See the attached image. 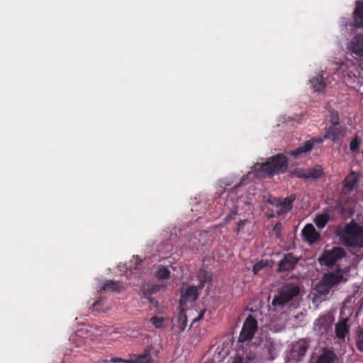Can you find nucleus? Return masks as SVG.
<instances>
[{"label": "nucleus", "mask_w": 363, "mask_h": 363, "mask_svg": "<svg viewBox=\"0 0 363 363\" xmlns=\"http://www.w3.org/2000/svg\"><path fill=\"white\" fill-rule=\"evenodd\" d=\"M336 234L342 244L347 247H363V227L354 220L343 228L337 229Z\"/></svg>", "instance_id": "nucleus-1"}, {"label": "nucleus", "mask_w": 363, "mask_h": 363, "mask_svg": "<svg viewBox=\"0 0 363 363\" xmlns=\"http://www.w3.org/2000/svg\"><path fill=\"white\" fill-rule=\"evenodd\" d=\"M289 162L284 154L279 153L270 157L263 163L259 170L264 177H272L274 175L283 174L286 172Z\"/></svg>", "instance_id": "nucleus-2"}, {"label": "nucleus", "mask_w": 363, "mask_h": 363, "mask_svg": "<svg viewBox=\"0 0 363 363\" xmlns=\"http://www.w3.org/2000/svg\"><path fill=\"white\" fill-rule=\"evenodd\" d=\"M300 293V288L297 285L286 284L282 286L274 296L272 306L274 310L277 311L284 308V307L295 297L298 296Z\"/></svg>", "instance_id": "nucleus-3"}, {"label": "nucleus", "mask_w": 363, "mask_h": 363, "mask_svg": "<svg viewBox=\"0 0 363 363\" xmlns=\"http://www.w3.org/2000/svg\"><path fill=\"white\" fill-rule=\"evenodd\" d=\"M330 122L331 124L325 128V133L323 139V140L328 139L335 143L341 140L345 135V132L340 124L339 116L337 111L331 112Z\"/></svg>", "instance_id": "nucleus-4"}, {"label": "nucleus", "mask_w": 363, "mask_h": 363, "mask_svg": "<svg viewBox=\"0 0 363 363\" xmlns=\"http://www.w3.org/2000/svg\"><path fill=\"white\" fill-rule=\"evenodd\" d=\"M346 252L340 247H334L331 250H324L322 256L319 258L320 263L330 267L339 259L345 257Z\"/></svg>", "instance_id": "nucleus-5"}, {"label": "nucleus", "mask_w": 363, "mask_h": 363, "mask_svg": "<svg viewBox=\"0 0 363 363\" xmlns=\"http://www.w3.org/2000/svg\"><path fill=\"white\" fill-rule=\"evenodd\" d=\"M257 329V321L255 318L250 315L245 320L242 330L240 333L238 341L245 342L251 340Z\"/></svg>", "instance_id": "nucleus-6"}, {"label": "nucleus", "mask_w": 363, "mask_h": 363, "mask_svg": "<svg viewBox=\"0 0 363 363\" xmlns=\"http://www.w3.org/2000/svg\"><path fill=\"white\" fill-rule=\"evenodd\" d=\"M324 174L323 169L320 165H315L312 168L303 169L296 168L291 172L292 177H296L303 179H319Z\"/></svg>", "instance_id": "nucleus-7"}, {"label": "nucleus", "mask_w": 363, "mask_h": 363, "mask_svg": "<svg viewBox=\"0 0 363 363\" xmlns=\"http://www.w3.org/2000/svg\"><path fill=\"white\" fill-rule=\"evenodd\" d=\"M323 142L322 138H312L296 149L287 152L286 154L295 158L303 157L313 150L315 144L319 145Z\"/></svg>", "instance_id": "nucleus-8"}, {"label": "nucleus", "mask_w": 363, "mask_h": 363, "mask_svg": "<svg viewBox=\"0 0 363 363\" xmlns=\"http://www.w3.org/2000/svg\"><path fill=\"white\" fill-rule=\"evenodd\" d=\"M342 275L337 273H328L324 275L321 284L319 286V291L323 293H328L330 289L340 283Z\"/></svg>", "instance_id": "nucleus-9"}, {"label": "nucleus", "mask_w": 363, "mask_h": 363, "mask_svg": "<svg viewBox=\"0 0 363 363\" xmlns=\"http://www.w3.org/2000/svg\"><path fill=\"white\" fill-rule=\"evenodd\" d=\"M295 199L296 196L294 194H291L284 199H281L280 204L277 206V210L269 217L279 216L289 212L292 209L293 202Z\"/></svg>", "instance_id": "nucleus-10"}, {"label": "nucleus", "mask_w": 363, "mask_h": 363, "mask_svg": "<svg viewBox=\"0 0 363 363\" xmlns=\"http://www.w3.org/2000/svg\"><path fill=\"white\" fill-rule=\"evenodd\" d=\"M332 318L329 315H323L320 316L314 323V330L319 334L327 333L331 328Z\"/></svg>", "instance_id": "nucleus-11"}, {"label": "nucleus", "mask_w": 363, "mask_h": 363, "mask_svg": "<svg viewBox=\"0 0 363 363\" xmlns=\"http://www.w3.org/2000/svg\"><path fill=\"white\" fill-rule=\"evenodd\" d=\"M308 349V344L305 340H300L294 344L291 351V358L296 361L299 362L302 357L306 355Z\"/></svg>", "instance_id": "nucleus-12"}, {"label": "nucleus", "mask_w": 363, "mask_h": 363, "mask_svg": "<svg viewBox=\"0 0 363 363\" xmlns=\"http://www.w3.org/2000/svg\"><path fill=\"white\" fill-rule=\"evenodd\" d=\"M199 286H190L182 293L179 306L183 307L188 301H195L199 297Z\"/></svg>", "instance_id": "nucleus-13"}, {"label": "nucleus", "mask_w": 363, "mask_h": 363, "mask_svg": "<svg viewBox=\"0 0 363 363\" xmlns=\"http://www.w3.org/2000/svg\"><path fill=\"white\" fill-rule=\"evenodd\" d=\"M349 50L359 57H363V35H357L350 40ZM363 69V62L361 64Z\"/></svg>", "instance_id": "nucleus-14"}, {"label": "nucleus", "mask_w": 363, "mask_h": 363, "mask_svg": "<svg viewBox=\"0 0 363 363\" xmlns=\"http://www.w3.org/2000/svg\"><path fill=\"white\" fill-rule=\"evenodd\" d=\"M359 176L354 172L348 174L343 182V189L345 193H350L357 186L359 183Z\"/></svg>", "instance_id": "nucleus-15"}, {"label": "nucleus", "mask_w": 363, "mask_h": 363, "mask_svg": "<svg viewBox=\"0 0 363 363\" xmlns=\"http://www.w3.org/2000/svg\"><path fill=\"white\" fill-rule=\"evenodd\" d=\"M353 26L355 28H363V1H356L353 12Z\"/></svg>", "instance_id": "nucleus-16"}, {"label": "nucleus", "mask_w": 363, "mask_h": 363, "mask_svg": "<svg viewBox=\"0 0 363 363\" xmlns=\"http://www.w3.org/2000/svg\"><path fill=\"white\" fill-rule=\"evenodd\" d=\"M350 320L348 317L340 319L335 325V332L336 337L340 340H344L350 331V326L347 323Z\"/></svg>", "instance_id": "nucleus-17"}, {"label": "nucleus", "mask_w": 363, "mask_h": 363, "mask_svg": "<svg viewBox=\"0 0 363 363\" xmlns=\"http://www.w3.org/2000/svg\"><path fill=\"white\" fill-rule=\"evenodd\" d=\"M304 239L310 244L314 243L320 239V234L315 230L312 224H307L302 230Z\"/></svg>", "instance_id": "nucleus-18"}, {"label": "nucleus", "mask_w": 363, "mask_h": 363, "mask_svg": "<svg viewBox=\"0 0 363 363\" xmlns=\"http://www.w3.org/2000/svg\"><path fill=\"white\" fill-rule=\"evenodd\" d=\"M297 263V259L291 255L287 254L279 264V271H290L294 269Z\"/></svg>", "instance_id": "nucleus-19"}, {"label": "nucleus", "mask_w": 363, "mask_h": 363, "mask_svg": "<svg viewBox=\"0 0 363 363\" xmlns=\"http://www.w3.org/2000/svg\"><path fill=\"white\" fill-rule=\"evenodd\" d=\"M164 287L162 285L157 284H147L143 286L142 290V296L141 297H150L152 296V294H156L160 291L162 288Z\"/></svg>", "instance_id": "nucleus-20"}, {"label": "nucleus", "mask_w": 363, "mask_h": 363, "mask_svg": "<svg viewBox=\"0 0 363 363\" xmlns=\"http://www.w3.org/2000/svg\"><path fill=\"white\" fill-rule=\"evenodd\" d=\"M152 350V347L146 348L143 354L137 356L135 359H129L126 361V363H150L151 362V355L150 352Z\"/></svg>", "instance_id": "nucleus-21"}, {"label": "nucleus", "mask_w": 363, "mask_h": 363, "mask_svg": "<svg viewBox=\"0 0 363 363\" xmlns=\"http://www.w3.org/2000/svg\"><path fill=\"white\" fill-rule=\"evenodd\" d=\"M337 357L333 351H325L320 354L315 363H336Z\"/></svg>", "instance_id": "nucleus-22"}, {"label": "nucleus", "mask_w": 363, "mask_h": 363, "mask_svg": "<svg viewBox=\"0 0 363 363\" xmlns=\"http://www.w3.org/2000/svg\"><path fill=\"white\" fill-rule=\"evenodd\" d=\"M362 143V140L361 137L356 134L349 144L350 152L354 155L359 154L360 152Z\"/></svg>", "instance_id": "nucleus-23"}, {"label": "nucleus", "mask_w": 363, "mask_h": 363, "mask_svg": "<svg viewBox=\"0 0 363 363\" xmlns=\"http://www.w3.org/2000/svg\"><path fill=\"white\" fill-rule=\"evenodd\" d=\"M313 88L316 91H320L325 87V82L323 74H318L315 77L311 79Z\"/></svg>", "instance_id": "nucleus-24"}, {"label": "nucleus", "mask_w": 363, "mask_h": 363, "mask_svg": "<svg viewBox=\"0 0 363 363\" xmlns=\"http://www.w3.org/2000/svg\"><path fill=\"white\" fill-rule=\"evenodd\" d=\"M121 289L122 285L120 282L112 280L106 281L102 287V289L105 291L120 292Z\"/></svg>", "instance_id": "nucleus-25"}, {"label": "nucleus", "mask_w": 363, "mask_h": 363, "mask_svg": "<svg viewBox=\"0 0 363 363\" xmlns=\"http://www.w3.org/2000/svg\"><path fill=\"white\" fill-rule=\"evenodd\" d=\"M330 220V216L328 213H322L316 216L314 221L319 228H324Z\"/></svg>", "instance_id": "nucleus-26"}, {"label": "nucleus", "mask_w": 363, "mask_h": 363, "mask_svg": "<svg viewBox=\"0 0 363 363\" xmlns=\"http://www.w3.org/2000/svg\"><path fill=\"white\" fill-rule=\"evenodd\" d=\"M197 278L199 281V289H202L204 286L205 283L208 280V275L206 270L204 269H200L197 274Z\"/></svg>", "instance_id": "nucleus-27"}, {"label": "nucleus", "mask_w": 363, "mask_h": 363, "mask_svg": "<svg viewBox=\"0 0 363 363\" xmlns=\"http://www.w3.org/2000/svg\"><path fill=\"white\" fill-rule=\"evenodd\" d=\"M356 346L359 351L363 352V329L359 328L356 330Z\"/></svg>", "instance_id": "nucleus-28"}, {"label": "nucleus", "mask_w": 363, "mask_h": 363, "mask_svg": "<svg viewBox=\"0 0 363 363\" xmlns=\"http://www.w3.org/2000/svg\"><path fill=\"white\" fill-rule=\"evenodd\" d=\"M156 277L160 279H168L170 277V271L167 267H161L157 269Z\"/></svg>", "instance_id": "nucleus-29"}, {"label": "nucleus", "mask_w": 363, "mask_h": 363, "mask_svg": "<svg viewBox=\"0 0 363 363\" xmlns=\"http://www.w3.org/2000/svg\"><path fill=\"white\" fill-rule=\"evenodd\" d=\"M177 323L178 327L179 328V332L181 333L184 331L186 327L187 318L186 315H184L182 312L179 313V314Z\"/></svg>", "instance_id": "nucleus-30"}, {"label": "nucleus", "mask_w": 363, "mask_h": 363, "mask_svg": "<svg viewBox=\"0 0 363 363\" xmlns=\"http://www.w3.org/2000/svg\"><path fill=\"white\" fill-rule=\"evenodd\" d=\"M238 207L235 205H233L230 209V213L224 218V221L225 223H228V221H230L231 220H234L235 218V216L238 214Z\"/></svg>", "instance_id": "nucleus-31"}, {"label": "nucleus", "mask_w": 363, "mask_h": 363, "mask_svg": "<svg viewBox=\"0 0 363 363\" xmlns=\"http://www.w3.org/2000/svg\"><path fill=\"white\" fill-rule=\"evenodd\" d=\"M164 318L163 317L153 316L150 318L151 323L157 328H162Z\"/></svg>", "instance_id": "nucleus-32"}, {"label": "nucleus", "mask_w": 363, "mask_h": 363, "mask_svg": "<svg viewBox=\"0 0 363 363\" xmlns=\"http://www.w3.org/2000/svg\"><path fill=\"white\" fill-rule=\"evenodd\" d=\"M267 266L266 262L263 260L256 263L252 267V272L255 274H257L261 270H262Z\"/></svg>", "instance_id": "nucleus-33"}, {"label": "nucleus", "mask_w": 363, "mask_h": 363, "mask_svg": "<svg viewBox=\"0 0 363 363\" xmlns=\"http://www.w3.org/2000/svg\"><path fill=\"white\" fill-rule=\"evenodd\" d=\"M249 223V220L247 219L240 220L238 222L237 226L235 229L234 230L236 235H239L241 230L245 226L247 223Z\"/></svg>", "instance_id": "nucleus-34"}, {"label": "nucleus", "mask_w": 363, "mask_h": 363, "mask_svg": "<svg viewBox=\"0 0 363 363\" xmlns=\"http://www.w3.org/2000/svg\"><path fill=\"white\" fill-rule=\"evenodd\" d=\"M281 199L277 197L271 198L267 200V203L275 206L277 208V206L280 204Z\"/></svg>", "instance_id": "nucleus-35"}, {"label": "nucleus", "mask_w": 363, "mask_h": 363, "mask_svg": "<svg viewBox=\"0 0 363 363\" xmlns=\"http://www.w3.org/2000/svg\"><path fill=\"white\" fill-rule=\"evenodd\" d=\"M142 298H145L147 300L149 301V302L151 303V305L155 307V308H157L158 306H159V303H158V301L157 299H155L154 297L152 296H150V297H141Z\"/></svg>", "instance_id": "nucleus-36"}, {"label": "nucleus", "mask_w": 363, "mask_h": 363, "mask_svg": "<svg viewBox=\"0 0 363 363\" xmlns=\"http://www.w3.org/2000/svg\"><path fill=\"white\" fill-rule=\"evenodd\" d=\"M232 363H244L243 358L238 354H237L234 358Z\"/></svg>", "instance_id": "nucleus-37"}, {"label": "nucleus", "mask_w": 363, "mask_h": 363, "mask_svg": "<svg viewBox=\"0 0 363 363\" xmlns=\"http://www.w3.org/2000/svg\"><path fill=\"white\" fill-rule=\"evenodd\" d=\"M206 313V310H203L201 311V312L200 313V314L199 315V316L196 318H194L192 323H196V321L199 320H201L203 318V315H204V313Z\"/></svg>", "instance_id": "nucleus-38"}, {"label": "nucleus", "mask_w": 363, "mask_h": 363, "mask_svg": "<svg viewBox=\"0 0 363 363\" xmlns=\"http://www.w3.org/2000/svg\"><path fill=\"white\" fill-rule=\"evenodd\" d=\"M126 361L127 360L123 359L121 358L115 357V358H112L110 362H113V363H116V362H125V363H126Z\"/></svg>", "instance_id": "nucleus-39"}, {"label": "nucleus", "mask_w": 363, "mask_h": 363, "mask_svg": "<svg viewBox=\"0 0 363 363\" xmlns=\"http://www.w3.org/2000/svg\"><path fill=\"white\" fill-rule=\"evenodd\" d=\"M101 303V301H96L94 302V303L93 304V306L97 310V306H99Z\"/></svg>", "instance_id": "nucleus-40"}, {"label": "nucleus", "mask_w": 363, "mask_h": 363, "mask_svg": "<svg viewBox=\"0 0 363 363\" xmlns=\"http://www.w3.org/2000/svg\"><path fill=\"white\" fill-rule=\"evenodd\" d=\"M247 358L249 360H252L255 358V354H253L252 355H250L249 357H247Z\"/></svg>", "instance_id": "nucleus-41"}, {"label": "nucleus", "mask_w": 363, "mask_h": 363, "mask_svg": "<svg viewBox=\"0 0 363 363\" xmlns=\"http://www.w3.org/2000/svg\"><path fill=\"white\" fill-rule=\"evenodd\" d=\"M362 155H363V150H362Z\"/></svg>", "instance_id": "nucleus-42"}]
</instances>
